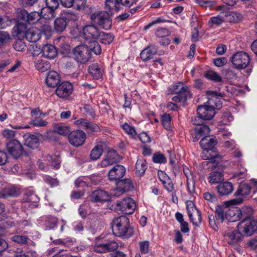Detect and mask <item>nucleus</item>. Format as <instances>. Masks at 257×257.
I'll use <instances>...</instances> for the list:
<instances>
[{"label": "nucleus", "mask_w": 257, "mask_h": 257, "mask_svg": "<svg viewBox=\"0 0 257 257\" xmlns=\"http://www.w3.org/2000/svg\"><path fill=\"white\" fill-rule=\"evenodd\" d=\"M227 206H217L215 209V217L217 223H222L225 219L229 222H235L240 219V208L229 205Z\"/></svg>", "instance_id": "1"}, {"label": "nucleus", "mask_w": 257, "mask_h": 257, "mask_svg": "<svg viewBox=\"0 0 257 257\" xmlns=\"http://www.w3.org/2000/svg\"><path fill=\"white\" fill-rule=\"evenodd\" d=\"M14 34L20 40L26 38L30 42L35 43L40 38V34L34 28L28 29L26 23L18 22L13 29Z\"/></svg>", "instance_id": "2"}, {"label": "nucleus", "mask_w": 257, "mask_h": 257, "mask_svg": "<svg viewBox=\"0 0 257 257\" xmlns=\"http://www.w3.org/2000/svg\"><path fill=\"white\" fill-rule=\"evenodd\" d=\"M111 228L115 236L128 237L133 234V229L130 227L129 219L124 216L115 218L112 221Z\"/></svg>", "instance_id": "3"}, {"label": "nucleus", "mask_w": 257, "mask_h": 257, "mask_svg": "<svg viewBox=\"0 0 257 257\" xmlns=\"http://www.w3.org/2000/svg\"><path fill=\"white\" fill-rule=\"evenodd\" d=\"M91 20L105 30H108L111 27L112 20L110 15L107 12L94 13L91 15Z\"/></svg>", "instance_id": "4"}, {"label": "nucleus", "mask_w": 257, "mask_h": 257, "mask_svg": "<svg viewBox=\"0 0 257 257\" xmlns=\"http://www.w3.org/2000/svg\"><path fill=\"white\" fill-rule=\"evenodd\" d=\"M118 247V243L112 239L103 241L96 240L94 243V250L98 253H106L115 250Z\"/></svg>", "instance_id": "5"}, {"label": "nucleus", "mask_w": 257, "mask_h": 257, "mask_svg": "<svg viewBox=\"0 0 257 257\" xmlns=\"http://www.w3.org/2000/svg\"><path fill=\"white\" fill-rule=\"evenodd\" d=\"M237 227L243 235L250 236L257 230V221L253 218L243 219L238 223Z\"/></svg>", "instance_id": "6"}, {"label": "nucleus", "mask_w": 257, "mask_h": 257, "mask_svg": "<svg viewBox=\"0 0 257 257\" xmlns=\"http://www.w3.org/2000/svg\"><path fill=\"white\" fill-rule=\"evenodd\" d=\"M74 59L80 63L87 62L91 58V52L86 45L76 46L73 51Z\"/></svg>", "instance_id": "7"}, {"label": "nucleus", "mask_w": 257, "mask_h": 257, "mask_svg": "<svg viewBox=\"0 0 257 257\" xmlns=\"http://www.w3.org/2000/svg\"><path fill=\"white\" fill-rule=\"evenodd\" d=\"M231 62L234 68L243 69L249 64L250 58L246 53L240 51L236 52L231 57Z\"/></svg>", "instance_id": "8"}, {"label": "nucleus", "mask_w": 257, "mask_h": 257, "mask_svg": "<svg viewBox=\"0 0 257 257\" xmlns=\"http://www.w3.org/2000/svg\"><path fill=\"white\" fill-rule=\"evenodd\" d=\"M186 209L190 221L194 225L199 226L201 221V213L192 201H187Z\"/></svg>", "instance_id": "9"}, {"label": "nucleus", "mask_w": 257, "mask_h": 257, "mask_svg": "<svg viewBox=\"0 0 257 257\" xmlns=\"http://www.w3.org/2000/svg\"><path fill=\"white\" fill-rule=\"evenodd\" d=\"M118 209L125 214H133L136 208L135 201L130 197L124 198L116 203Z\"/></svg>", "instance_id": "10"}, {"label": "nucleus", "mask_w": 257, "mask_h": 257, "mask_svg": "<svg viewBox=\"0 0 257 257\" xmlns=\"http://www.w3.org/2000/svg\"><path fill=\"white\" fill-rule=\"evenodd\" d=\"M251 187L250 186L246 183H241L235 192V195L237 197H239L236 199L230 200L228 201V203L229 205H236L240 204L242 201L243 199L240 197H243L248 195L250 192Z\"/></svg>", "instance_id": "11"}, {"label": "nucleus", "mask_w": 257, "mask_h": 257, "mask_svg": "<svg viewBox=\"0 0 257 257\" xmlns=\"http://www.w3.org/2000/svg\"><path fill=\"white\" fill-rule=\"evenodd\" d=\"M86 136L82 130L73 131L69 134L68 139L71 145L75 147L82 146L85 142Z\"/></svg>", "instance_id": "12"}, {"label": "nucleus", "mask_w": 257, "mask_h": 257, "mask_svg": "<svg viewBox=\"0 0 257 257\" xmlns=\"http://www.w3.org/2000/svg\"><path fill=\"white\" fill-rule=\"evenodd\" d=\"M99 32L94 25H88L83 29L82 37L86 41V43L97 40Z\"/></svg>", "instance_id": "13"}, {"label": "nucleus", "mask_w": 257, "mask_h": 257, "mask_svg": "<svg viewBox=\"0 0 257 257\" xmlns=\"http://www.w3.org/2000/svg\"><path fill=\"white\" fill-rule=\"evenodd\" d=\"M7 151L14 158H18L23 152L22 144L17 140H13L6 145Z\"/></svg>", "instance_id": "14"}, {"label": "nucleus", "mask_w": 257, "mask_h": 257, "mask_svg": "<svg viewBox=\"0 0 257 257\" xmlns=\"http://www.w3.org/2000/svg\"><path fill=\"white\" fill-rule=\"evenodd\" d=\"M73 90V86L70 83L63 82L58 86L55 92L59 97L67 99L71 94Z\"/></svg>", "instance_id": "15"}, {"label": "nucleus", "mask_w": 257, "mask_h": 257, "mask_svg": "<svg viewBox=\"0 0 257 257\" xmlns=\"http://www.w3.org/2000/svg\"><path fill=\"white\" fill-rule=\"evenodd\" d=\"M74 124L85 130L87 133H92L100 131L99 126L92 122L83 118H80L74 121Z\"/></svg>", "instance_id": "16"}, {"label": "nucleus", "mask_w": 257, "mask_h": 257, "mask_svg": "<svg viewBox=\"0 0 257 257\" xmlns=\"http://www.w3.org/2000/svg\"><path fill=\"white\" fill-rule=\"evenodd\" d=\"M207 93L209 96L207 103L212 106L214 110L220 109L222 106V103L218 97H223L224 94L216 91H208Z\"/></svg>", "instance_id": "17"}, {"label": "nucleus", "mask_w": 257, "mask_h": 257, "mask_svg": "<svg viewBox=\"0 0 257 257\" xmlns=\"http://www.w3.org/2000/svg\"><path fill=\"white\" fill-rule=\"evenodd\" d=\"M197 113V115L204 120L211 119L215 114L213 108L208 104L198 106Z\"/></svg>", "instance_id": "18"}, {"label": "nucleus", "mask_w": 257, "mask_h": 257, "mask_svg": "<svg viewBox=\"0 0 257 257\" xmlns=\"http://www.w3.org/2000/svg\"><path fill=\"white\" fill-rule=\"evenodd\" d=\"M218 11H222L224 22L236 23L240 21L241 16L236 12H231L227 11L224 6H220L217 8Z\"/></svg>", "instance_id": "19"}, {"label": "nucleus", "mask_w": 257, "mask_h": 257, "mask_svg": "<svg viewBox=\"0 0 257 257\" xmlns=\"http://www.w3.org/2000/svg\"><path fill=\"white\" fill-rule=\"evenodd\" d=\"M125 172V168L122 165H116L108 173V178L110 180L119 181Z\"/></svg>", "instance_id": "20"}, {"label": "nucleus", "mask_w": 257, "mask_h": 257, "mask_svg": "<svg viewBox=\"0 0 257 257\" xmlns=\"http://www.w3.org/2000/svg\"><path fill=\"white\" fill-rule=\"evenodd\" d=\"M157 50V47L155 45L148 46L141 52L140 57L143 61H146L153 58L155 54L158 53L160 55L164 53L163 52H159L158 53Z\"/></svg>", "instance_id": "21"}, {"label": "nucleus", "mask_w": 257, "mask_h": 257, "mask_svg": "<svg viewBox=\"0 0 257 257\" xmlns=\"http://www.w3.org/2000/svg\"><path fill=\"white\" fill-rule=\"evenodd\" d=\"M217 141L215 137H205L200 142V145L204 153L211 150L216 145Z\"/></svg>", "instance_id": "22"}, {"label": "nucleus", "mask_w": 257, "mask_h": 257, "mask_svg": "<svg viewBox=\"0 0 257 257\" xmlns=\"http://www.w3.org/2000/svg\"><path fill=\"white\" fill-rule=\"evenodd\" d=\"M242 235L243 234L238 229L237 230L227 231L224 234L227 242L230 244H233L240 241Z\"/></svg>", "instance_id": "23"}, {"label": "nucleus", "mask_w": 257, "mask_h": 257, "mask_svg": "<svg viewBox=\"0 0 257 257\" xmlns=\"http://www.w3.org/2000/svg\"><path fill=\"white\" fill-rule=\"evenodd\" d=\"M109 199L108 193L102 190H95L91 195V199L94 202H106L109 200Z\"/></svg>", "instance_id": "24"}, {"label": "nucleus", "mask_w": 257, "mask_h": 257, "mask_svg": "<svg viewBox=\"0 0 257 257\" xmlns=\"http://www.w3.org/2000/svg\"><path fill=\"white\" fill-rule=\"evenodd\" d=\"M105 147V143L103 142H100L94 147L90 154V159L95 161L98 159L102 155L103 149Z\"/></svg>", "instance_id": "25"}, {"label": "nucleus", "mask_w": 257, "mask_h": 257, "mask_svg": "<svg viewBox=\"0 0 257 257\" xmlns=\"http://www.w3.org/2000/svg\"><path fill=\"white\" fill-rule=\"evenodd\" d=\"M42 52L44 57L50 59H54L57 55V51L56 48L51 44H47L44 46Z\"/></svg>", "instance_id": "26"}, {"label": "nucleus", "mask_w": 257, "mask_h": 257, "mask_svg": "<svg viewBox=\"0 0 257 257\" xmlns=\"http://www.w3.org/2000/svg\"><path fill=\"white\" fill-rule=\"evenodd\" d=\"M217 189L220 195H228L232 192L233 187L231 183L225 182L218 185L217 187Z\"/></svg>", "instance_id": "27"}, {"label": "nucleus", "mask_w": 257, "mask_h": 257, "mask_svg": "<svg viewBox=\"0 0 257 257\" xmlns=\"http://www.w3.org/2000/svg\"><path fill=\"white\" fill-rule=\"evenodd\" d=\"M183 172L187 179L188 190L190 193H192L195 190V181L193 175L187 167L183 168Z\"/></svg>", "instance_id": "28"}, {"label": "nucleus", "mask_w": 257, "mask_h": 257, "mask_svg": "<svg viewBox=\"0 0 257 257\" xmlns=\"http://www.w3.org/2000/svg\"><path fill=\"white\" fill-rule=\"evenodd\" d=\"M59 76L55 71L50 72L47 76L46 82L47 85L51 87H55L59 83Z\"/></svg>", "instance_id": "29"}, {"label": "nucleus", "mask_w": 257, "mask_h": 257, "mask_svg": "<svg viewBox=\"0 0 257 257\" xmlns=\"http://www.w3.org/2000/svg\"><path fill=\"white\" fill-rule=\"evenodd\" d=\"M89 72L95 79H99L102 76V69L97 63L92 64L89 66Z\"/></svg>", "instance_id": "30"}, {"label": "nucleus", "mask_w": 257, "mask_h": 257, "mask_svg": "<svg viewBox=\"0 0 257 257\" xmlns=\"http://www.w3.org/2000/svg\"><path fill=\"white\" fill-rule=\"evenodd\" d=\"M39 137L35 135H29L25 139L26 145L33 149H37L39 146Z\"/></svg>", "instance_id": "31"}, {"label": "nucleus", "mask_w": 257, "mask_h": 257, "mask_svg": "<svg viewBox=\"0 0 257 257\" xmlns=\"http://www.w3.org/2000/svg\"><path fill=\"white\" fill-rule=\"evenodd\" d=\"M54 26L57 32L62 33L66 29L67 22L64 17L58 18L55 20Z\"/></svg>", "instance_id": "32"}, {"label": "nucleus", "mask_w": 257, "mask_h": 257, "mask_svg": "<svg viewBox=\"0 0 257 257\" xmlns=\"http://www.w3.org/2000/svg\"><path fill=\"white\" fill-rule=\"evenodd\" d=\"M35 66L36 68L41 72H45L50 68V63L42 59H36L35 61Z\"/></svg>", "instance_id": "33"}, {"label": "nucleus", "mask_w": 257, "mask_h": 257, "mask_svg": "<svg viewBox=\"0 0 257 257\" xmlns=\"http://www.w3.org/2000/svg\"><path fill=\"white\" fill-rule=\"evenodd\" d=\"M223 180V174L221 172L214 171L209 174L208 181L212 184L219 183Z\"/></svg>", "instance_id": "34"}, {"label": "nucleus", "mask_w": 257, "mask_h": 257, "mask_svg": "<svg viewBox=\"0 0 257 257\" xmlns=\"http://www.w3.org/2000/svg\"><path fill=\"white\" fill-rule=\"evenodd\" d=\"M105 7L108 10L118 12L122 7L120 1L119 2L118 0H106Z\"/></svg>", "instance_id": "35"}, {"label": "nucleus", "mask_w": 257, "mask_h": 257, "mask_svg": "<svg viewBox=\"0 0 257 257\" xmlns=\"http://www.w3.org/2000/svg\"><path fill=\"white\" fill-rule=\"evenodd\" d=\"M147 168V162L145 160L138 159L136 164L137 174L139 176L143 175Z\"/></svg>", "instance_id": "36"}, {"label": "nucleus", "mask_w": 257, "mask_h": 257, "mask_svg": "<svg viewBox=\"0 0 257 257\" xmlns=\"http://www.w3.org/2000/svg\"><path fill=\"white\" fill-rule=\"evenodd\" d=\"M113 39L114 37L111 34L100 31L97 40H99L104 44H109L113 41Z\"/></svg>", "instance_id": "37"}, {"label": "nucleus", "mask_w": 257, "mask_h": 257, "mask_svg": "<svg viewBox=\"0 0 257 257\" xmlns=\"http://www.w3.org/2000/svg\"><path fill=\"white\" fill-rule=\"evenodd\" d=\"M53 129L54 132L62 136H65L70 133V129L69 127L60 124H54Z\"/></svg>", "instance_id": "38"}, {"label": "nucleus", "mask_w": 257, "mask_h": 257, "mask_svg": "<svg viewBox=\"0 0 257 257\" xmlns=\"http://www.w3.org/2000/svg\"><path fill=\"white\" fill-rule=\"evenodd\" d=\"M216 16L212 17L210 18L209 23L211 27L214 26H218L224 22L223 14L222 11Z\"/></svg>", "instance_id": "39"}, {"label": "nucleus", "mask_w": 257, "mask_h": 257, "mask_svg": "<svg viewBox=\"0 0 257 257\" xmlns=\"http://www.w3.org/2000/svg\"><path fill=\"white\" fill-rule=\"evenodd\" d=\"M87 43H88V46L87 47H88L90 52L91 51L95 55H99L101 54V48L97 40L92 41L89 42H87Z\"/></svg>", "instance_id": "40"}, {"label": "nucleus", "mask_w": 257, "mask_h": 257, "mask_svg": "<svg viewBox=\"0 0 257 257\" xmlns=\"http://www.w3.org/2000/svg\"><path fill=\"white\" fill-rule=\"evenodd\" d=\"M171 89V93H188V92L187 91V87L184 86L183 83L181 82H179L177 84L173 85L172 88Z\"/></svg>", "instance_id": "41"}, {"label": "nucleus", "mask_w": 257, "mask_h": 257, "mask_svg": "<svg viewBox=\"0 0 257 257\" xmlns=\"http://www.w3.org/2000/svg\"><path fill=\"white\" fill-rule=\"evenodd\" d=\"M19 194L15 188H7L0 192V198H6L8 196L16 197Z\"/></svg>", "instance_id": "42"}, {"label": "nucleus", "mask_w": 257, "mask_h": 257, "mask_svg": "<svg viewBox=\"0 0 257 257\" xmlns=\"http://www.w3.org/2000/svg\"><path fill=\"white\" fill-rule=\"evenodd\" d=\"M28 16V13L24 9H18L16 11V17L18 22L26 23Z\"/></svg>", "instance_id": "43"}, {"label": "nucleus", "mask_w": 257, "mask_h": 257, "mask_svg": "<svg viewBox=\"0 0 257 257\" xmlns=\"http://www.w3.org/2000/svg\"><path fill=\"white\" fill-rule=\"evenodd\" d=\"M117 185L121 186V189L125 192L132 190L134 188L130 179L120 180L117 182Z\"/></svg>", "instance_id": "44"}, {"label": "nucleus", "mask_w": 257, "mask_h": 257, "mask_svg": "<svg viewBox=\"0 0 257 257\" xmlns=\"http://www.w3.org/2000/svg\"><path fill=\"white\" fill-rule=\"evenodd\" d=\"M56 10H51L49 8H43L41 10V15L46 19H51L55 18L56 16Z\"/></svg>", "instance_id": "45"}, {"label": "nucleus", "mask_w": 257, "mask_h": 257, "mask_svg": "<svg viewBox=\"0 0 257 257\" xmlns=\"http://www.w3.org/2000/svg\"><path fill=\"white\" fill-rule=\"evenodd\" d=\"M240 212H241L240 218H242V219L252 218L253 210L250 206H244L241 209L240 208Z\"/></svg>", "instance_id": "46"}, {"label": "nucleus", "mask_w": 257, "mask_h": 257, "mask_svg": "<svg viewBox=\"0 0 257 257\" xmlns=\"http://www.w3.org/2000/svg\"><path fill=\"white\" fill-rule=\"evenodd\" d=\"M47 160L54 169H58L60 168L61 160L58 155L48 156Z\"/></svg>", "instance_id": "47"}, {"label": "nucleus", "mask_w": 257, "mask_h": 257, "mask_svg": "<svg viewBox=\"0 0 257 257\" xmlns=\"http://www.w3.org/2000/svg\"><path fill=\"white\" fill-rule=\"evenodd\" d=\"M72 7L78 11H83L87 7L86 0H72Z\"/></svg>", "instance_id": "48"}, {"label": "nucleus", "mask_w": 257, "mask_h": 257, "mask_svg": "<svg viewBox=\"0 0 257 257\" xmlns=\"http://www.w3.org/2000/svg\"><path fill=\"white\" fill-rule=\"evenodd\" d=\"M205 76L207 79L216 82H220L222 81L221 77L215 72L211 70L207 71L205 74Z\"/></svg>", "instance_id": "49"}, {"label": "nucleus", "mask_w": 257, "mask_h": 257, "mask_svg": "<svg viewBox=\"0 0 257 257\" xmlns=\"http://www.w3.org/2000/svg\"><path fill=\"white\" fill-rule=\"evenodd\" d=\"M161 122L164 127L167 130L171 129V117L168 114H164L162 115Z\"/></svg>", "instance_id": "50"}, {"label": "nucleus", "mask_w": 257, "mask_h": 257, "mask_svg": "<svg viewBox=\"0 0 257 257\" xmlns=\"http://www.w3.org/2000/svg\"><path fill=\"white\" fill-rule=\"evenodd\" d=\"M13 241L21 244H26L28 240V237L25 235H15L12 237Z\"/></svg>", "instance_id": "51"}, {"label": "nucleus", "mask_w": 257, "mask_h": 257, "mask_svg": "<svg viewBox=\"0 0 257 257\" xmlns=\"http://www.w3.org/2000/svg\"><path fill=\"white\" fill-rule=\"evenodd\" d=\"M195 130L201 137H207L210 133L209 127L206 125H201L195 128Z\"/></svg>", "instance_id": "52"}, {"label": "nucleus", "mask_w": 257, "mask_h": 257, "mask_svg": "<svg viewBox=\"0 0 257 257\" xmlns=\"http://www.w3.org/2000/svg\"><path fill=\"white\" fill-rule=\"evenodd\" d=\"M54 244H61L66 246H69L73 244V241L70 238L64 239H58L53 241Z\"/></svg>", "instance_id": "53"}, {"label": "nucleus", "mask_w": 257, "mask_h": 257, "mask_svg": "<svg viewBox=\"0 0 257 257\" xmlns=\"http://www.w3.org/2000/svg\"><path fill=\"white\" fill-rule=\"evenodd\" d=\"M122 128L126 133L131 136L132 137H135L137 135L135 128L132 126L130 125L127 123H125L122 125Z\"/></svg>", "instance_id": "54"}, {"label": "nucleus", "mask_w": 257, "mask_h": 257, "mask_svg": "<svg viewBox=\"0 0 257 257\" xmlns=\"http://www.w3.org/2000/svg\"><path fill=\"white\" fill-rule=\"evenodd\" d=\"M39 13L36 12H33L31 13H28V16L26 23L34 24L35 22L37 21L39 19Z\"/></svg>", "instance_id": "55"}, {"label": "nucleus", "mask_w": 257, "mask_h": 257, "mask_svg": "<svg viewBox=\"0 0 257 257\" xmlns=\"http://www.w3.org/2000/svg\"><path fill=\"white\" fill-rule=\"evenodd\" d=\"M140 251L143 254H146L149 252L150 248V242L145 240L139 242Z\"/></svg>", "instance_id": "56"}, {"label": "nucleus", "mask_w": 257, "mask_h": 257, "mask_svg": "<svg viewBox=\"0 0 257 257\" xmlns=\"http://www.w3.org/2000/svg\"><path fill=\"white\" fill-rule=\"evenodd\" d=\"M106 156L113 164L116 163L118 159V154L115 150L108 151Z\"/></svg>", "instance_id": "57"}, {"label": "nucleus", "mask_w": 257, "mask_h": 257, "mask_svg": "<svg viewBox=\"0 0 257 257\" xmlns=\"http://www.w3.org/2000/svg\"><path fill=\"white\" fill-rule=\"evenodd\" d=\"M246 169L242 167L241 165L239 168L238 170L233 175V177L238 179L243 178L246 175Z\"/></svg>", "instance_id": "58"}, {"label": "nucleus", "mask_w": 257, "mask_h": 257, "mask_svg": "<svg viewBox=\"0 0 257 257\" xmlns=\"http://www.w3.org/2000/svg\"><path fill=\"white\" fill-rule=\"evenodd\" d=\"M169 32L167 29L165 28H160L158 29L156 32V35L158 38H164L169 36Z\"/></svg>", "instance_id": "59"}, {"label": "nucleus", "mask_w": 257, "mask_h": 257, "mask_svg": "<svg viewBox=\"0 0 257 257\" xmlns=\"http://www.w3.org/2000/svg\"><path fill=\"white\" fill-rule=\"evenodd\" d=\"M31 123L35 126L43 127L46 126L48 124V122L41 118H37L33 120Z\"/></svg>", "instance_id": "60"}, {"label": "nucleus", "mask_w": 257, "mask_h": 257, "mask_svg": "<svg viewBox=\"0 0 257 257\" xmlns=\"http://www.w3.org/2000/svg\"><path fill=\"white\" fill-rule=\"evenodd\" d=\"M153 161L156 163H164L166 162L165 157L161 154H155L153 157Z\"/></svg>", "instance_id": "61"}, {"label": "nucleus", "mask_w": 257, "mask_h": 257, "mask_svg": "<svg viewBox=\"0 0 257 257\" xmlns=\"http://www.w3.org/2000/svg\"><path fill=\"white\" fill-rule=\"evenodd\" d=\"M195 2L203 8L213 6L215 3L213 1L208 0H195Z\"/></svg>", "instance_id": "62"}, {"label": "nucleus", "mask_w": 257, "mask_h": 257, "mask_svg": "<svg viewBox=\"0 0 257 257\" xmlns=\"http://www.w3.org/2000/svg\"><path fill=\"white\" fill-rule=\"evenodd\" d=\"M45 1L46 7L51 10H56L59 7L58 0H46Z\"/></svg>", "instance_id": "63"}, {"label": "nucleus", "mask_w": 257, "mask_h": 257, "mask_svg": "<svg viewBox=\"0 0 257 257\" xmlns=\"http://www.w3.org/2000/svg\"><path fill=\"white\" fill-rule=\"evenodd\" d=\"M44 181L50 185L52 187L57 186L58 185V182L56 179H53L49 176L45 175L43 177Z\"/></svg>", "instance_id": "64"}]
</instances>
